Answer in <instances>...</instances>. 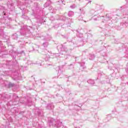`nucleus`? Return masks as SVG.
Segmentation results:
<instances>
[{
	"mask_svg": "<svg viewBox=\"0 0 128 128\" xmlns=\"http://www.w3.org/2000/svg\"><path fill=\"white\" fill-rule=\"evenodd\" d=\"M50 126H53L54 128H60L62 124V122L59 120H54V118H51L49 120Z\"/></svg>",
	"mask_w": 128,
	"mask_h": 128,
	"instance_id": "f257e3e1",
	"label": "nucleus"
},
{
	"mask_svg": "<svg viewBox=\"0 0 128 128\" xmlns=\"http://www.w3.org/2000/svg\"><path fill=\"white\" fill-rule=\"evenodd\" d=\"M74 12L72 11H70L68 13V16H74Z\"/></svg>",
	"mask_w": 128,
	"mask_h": 128,
	"instance_id": "f03ea898",
	"label": "nucleus"
},
{
	"mask_svg": "<svg viewBox=\"0 0 128 128\" xmlns=\"http://www.w3.org/2000/svg\"><path fill=\"white\" fill-rule=\"evenodd\" d=\"M88 84H94V80L90 79L87 81Z\"/></svg>",
	"mask_w": 128,
	"mask_h": 128,
	"instance_id": "7ed1b4c3",
	"label": "nucleus"
},
{
	"mask_svg": "<svg viewBox=\"0 0 128 128\" xmlns=\"http://www.w3.org/2000/svg\"><path fill=\"white\" fill-rule=\"evenodd\" d=\"M94 59V55L90 54H89V60H92Z\"/></svg>",
	"mask_w": 128,
	"mask_h": 128,
	"instance_id": "20e7f679",
	"label": "nucleus"
},
{
	"mask_svg": "<svg viewBox=\"0 0 128 128\" xmlns=\"http://www.w3.org/2000/svg\"><path fill=\"white\" fill-rule=\"evenodd\" d=\"M34 50H38V48L39 46L38 45H34L32 46Z\"/></svg>",
	"mask_w": 128,
	"mask_h": 128,
	"instance_id": "39448f33",
	"label": "nucleus"
},
{
	"mask_svg": "<svg viewBox=\"0 0 128 128\" xmlns=\"http://www.w3.org/2000/svg\"><path fill=\"white\" fill-rule=\"evenodd\" d=\"M78 20H82V16H80L78 17Z\"/></svg>",
	"mask_w": 128,
	"mask_h": 128,
	"instance_id": "423d86ee",
	"label": "nucleus"
},
{
	"mask_svg": "<svg viewBox=\"0 0 128 128\" xmlns=\"http://www.w3.org/2000/svg\"><path fill=\"white\" fill-rule=\"evenodd\" d=\"M70 8H76V5L72 4L70 6Z\"/></svg>",
	"mask_w": 128,
	"mask_h": 128,
	"instance_id": "0eeeda50",
	"label": "nucleus"
},
{
	"mask_svg": "<svg viewBox=\"0 0 128 128\" xmlns=\"http://www.w3.org/2000/svg\"><path fill=\"white\" fill-rule=\"evenodd\" d=\"M80 10L82 14H84V10H82L80 8Z\"/></svg>",
	"mask_w": 128,
	"mask_h": 128,
	"instance_id": "6e6552de",
	"label": "nucleus"
},
{
	"mask_svg": "<svg viewBox=\"0 0 128 128\" xmlns=\"http://www.w3.org/2000/svg\"><path fill=\"white\" fill-rule=\"evenodd\" d=\"M47 108H48V110H50V105H48Z\"/></svg>",
	"mask_w": 128,
	"mask_h": 128,
	"instance_id": "1a4fd4ad",
	"label": "nucleus"
},
{
	"mask_svg": "<svg viewBox=\"0 0 128 128\" xmlns=\"http://www.w3.org/2000/svg\"><path fill=\"white\" fill-rule=\"evenodd\" d=\"M46 43L43 44V46H46Z\"/></svg>",
	"mask_w": 128,
	"mask_h": 128,
	"instance_id": "9d476101",
	"label": "nucleus"
},
{
	"mask_svg": "<svg viewBox=\"0 0 128 128\" xmlns=\"http://www.w3.org/2000/svg\"><path fill=\"white\" fill-rule=\"evenodd\" d=\"M5 98H8V97H7L6 96H5Z\"/></svg>",
	"mask_w": 128,
	"mask_h": 128,
	"instance_id": "9b49d317",
	"label": "nucleus"
},
{
	"mask_svg": "<svg viewBox=\"0 0 128 128\" xmlns=\"http://www.w3.org/2000/svg\"><path fill=\"white\" fill-rule=\"evenodd\" d=\"M63 128H66V126H64Z\"/></svg>",
	"mask_w": 128,
	"mask_h": 128,
	"instance_id": "f8f14e48",
	"label": "nucleus"
},
{
	"mask_svg": "<svg viewBox=\"0 0 128 128\" xmlns=\"http://www.w3.org/2000/svg\"><path fill=\"white\" fill-rule=\"evenodd\" d=\"M46 60H46V58H45Z\"/></svg>",
	"mask_w": 128,
	"mask_h": 128,
	"instance_id": "ddd939ff",
	"label": "nucleus"
},
{
	"mask_svg": "<svg viewBox=\"0 0 128 128\" xmlns=\"http://www.w3.org/2000/svg\"><path fill=\"white\" fill-rule=\"evenodd\" d=\"M88 2H92V1H90Z\"/></svg>",
	"mask_w": 128,
	"mask_h": 128,
	"instance_id": "4468645a",
	"label": "nucleus"
},
{
	"mask_svg": "<svg viewBox=\"0 0 128 128\" xmlns=\"http://www.w3.org/2000/svg\"><path fill=\"white\" fill-rule=\"evenodd\" d=\"M16 98H18V97L17 96V97H16Z\"/></svg>",
	"mask_w": 128,
	"mask_h": 128,
	"instance_id": "2eb2a0df",
	"label": "nucleus"
},
{
	"mask_svg": "<svg viewBox=\"0 0 128 128\" xmlns=\"http://www.w3.org/2000/svg\"><path fill=\"white\" fill-rule=\"evenodd\" d=\"M106 16H108V14L106 15Z\"/></svg>",
	"mask_w": 128,
	"mask_h": 128,
	"instance_id": "dca6fc26",
	"label": "nucleus"
},
{
	"mask_svg": "<svg viewBox=\"0 0 128 128\" xmlns=\"http://www.w3.org/2000/svg\"><path fill=\"white\" fill-rule=\"evenodd\" d=\"M40 66H42V64H40Z\"/></svg>",
	"mask_w": 128,
	"mask_h": 128,
	"instance_id": "f3484780",
	"label": "nucleus"
},
{
	"mask_svg": "<svg viewBox=\"0 0 128 128\" xmlns=\"http://www.w3.org/2000/svg\"><path fill=\"white\" fill-rule=\"evenodd\" d=\"M61 2H62V0H61Z\"/></svg>",
	"mask_w": 128,
	"mask_h": 128,
	"instance_id": "a211bd4d",
	"label": "nucleus"
}]
</instances>
